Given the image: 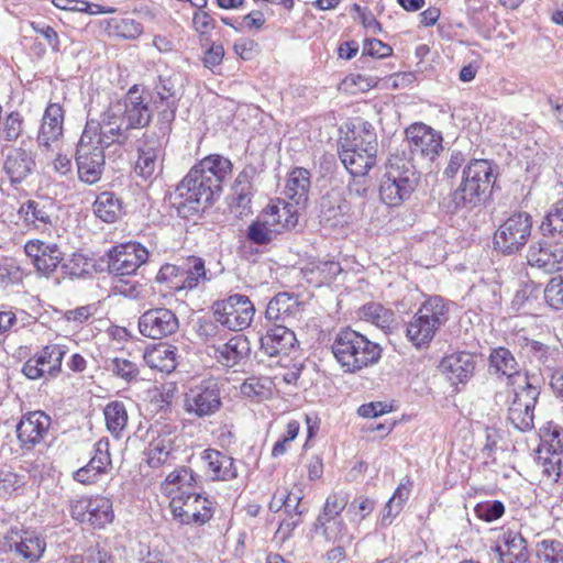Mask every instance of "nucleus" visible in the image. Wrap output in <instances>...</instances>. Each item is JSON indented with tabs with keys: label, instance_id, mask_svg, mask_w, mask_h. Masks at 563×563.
I'll return each mask as SVG.
<instances>
[{
	"label": "nucleus",
	"instance_id": "nucleus-1",
	"mask_svg": "<svg viewBox=\"0 0 563 563\" xmlns=\"http://www.w3.org/2000/svg\"><path fill=\"white\" fill-rule=\"evenodd\" d=\"M377 148V135L373 125L358 121L341 141L339 157L351 175L365 176L376 164Z\"/></svg>",
	"mask_w": 563,
	"mask_h": 563
},
{
	"label": "nucleus",
	"instance_id": "nucleus-2",
	"mask_svg": "<svg viewBox=\"0 0 563 563\" xmlns=\"http://www.w3.org/2000/svg\"><path fill=\"white\" fill-rule=\"evenodd\" d=\"M332 353L345 372L355 373L377 363L382 347L365 335L347 328L336 334Z\"/></svg>",
	"mask_w": 563,
	"mask_h": 563
},
{
	"label": "nucleus",
	"instance_id": "nucleus-3",
	"mask_svg": "<svg viewBox=\"0 0 563 563\" xmlns=\"http://www.w3.org/2000/svg\"><path fill=\"white\" fill-rule=\"evenodd\" d=\"M418 174L412 162L399 154H391L379 187L384 203L396 207L407 200L418 184Z\"/></svg>",
	"mask_w": 563,
	"mask_h": 563
},
{
	"label": "nucleus",
	"instance_id": "nucleus-4",
	"mask_svg": "<svg viewBox=\"0 0 563 563\" xmlns=\"http://www.w3.org/2000/svg\"><path fill=\"white\" fill-rule=\"evenodd\" d=\"M494 183L490 163L474 159L463 169L462 181L452 194L455 210H472L485 201Z\"/></svg>",
	"mask_w": 563,
	"mask_h": 563
},
{
	"label": "nucleus",
	"instance_id": "nucleus-5",
	"mask_svg": "<svg viewBox=\"0 0 563 563\" xmlns=\"http://www.w3.org/2000/svg\"><path fill=\"white\" fill-rule=\"evenodd\" d=\"M220 191L197 169H190L175 190V205L183 218L198 214L207 208L216 192Z\"/></svg>",
	"mask_w": 563,
	"mask_h": 563
},
{
	"label": "nucleus",
	"instance_id": "nucleus-6",
	"mask_svg": "<svg viewBox=\"0 0 563 563\" xmlns=\"http://www.w3.org/2000/svg\"><path fill=\"white\" fill-rule=\"evenodd\" d=\"M448 319L449 311L444 300L441 297H431L421 305L408 323L407 338L416 347L424 346Z\"/></svg>",
	"mask_w": 563,
	"mask_h": 563
},
{
	"label": "nucleus",
	"instance_id": "nucleus-7",
	"mask_svg": "<svg viewBox=\"0 0 563 563\" xmlns=\"http://www.w3.org/2000/svg\"><path fill=\"white\" fill-rule=\"evenodd\" d=\"M224 380L207 377L188 387L184 395L185 411L196 418L211 417L222 407Z\"/></svg>",
	"mask_w": 563,
	"mask_h": 563
},
{
	"label": "nucleus",
	"instance_id": "nucleus-8",
	"mask_svg": "<svg viewBox=\"0 0 563 563\" xmlns=\"http://www.w3.org/2000/svg\"><path fill=\"white\" fill-rule=\"evenodd\" d=\"M129 130L123 119L113 115L112 107L109 106L100 121H87L80 137L104 150L113 144H124L129 137Z\"/></svg>",
	"mask_w": 563,
	"mask_h": 563
},
{
	"label": "nucleus",
	"instance_id": "nucleus-9",
	"mask_svg": "<svg viewBox=\"0 0 563 563\" xmlns=\"http://www.w3.org/2000/svg\"><path fill=\"white\" fill-rule=\"evenodd\" d=\"M532 219L527 212H516L508 217L494 234V247L503 254L520 251L531 234Z\"/></svg>",
	"mask_w": 563,
	"mask_h": 563
},
{
	"label": "nucleus",
	"instance_id": "nucleus-10",
	"mask_svg": "<svg viewBox=\"0 0 563 563\" xmlns=\"http://www.w3.org/2000/svg\"><path fill=\"white\" fill-rule=\"evenodd\" d=\"M216 321L231 331H242L249 328L255 314L251 299L241 294L230 295L213 305Z\"/></svg>",
	"mask_w": 563,
	"mask_h": 563
},
{
	"label": "nucleus",
	"instance_id": "nucleus-11",
	"mask_svg": "<svg viewBox=\"0 0 563 563\" xmlns=\"http://www.w3.org/2000/svg\"><path fill=\"white\" fill-rule=\"evenodd\" d=\"M169 507L174 518L183 525L202 526L212 518L214 511L211 500L194 492L174 497Z\"/></svg>",
	"mask_w": 563,
	"mask_h": 563
},
{
	"label": "nucleus",
	"instance_id": "nucleus-12",
	"mask_svg": "<svg viewBox=\"0 0 563 563\" xmlns=\"http://www.w3.org/2000/svg\"><path fill=\"white\" fill-rule=\"evenodd\" d=\"M523 387L514 390V398L508 407V420L519 431L526 432L534 427V407L540 390L523 378Z\"/></svg>",
	"mask_w": 563,
	"mask_h": 563
},
{
	"label": "nucleus",
	"instance_id": "nucleus-13",
	"mask_svg": "<svg viewBox=\"0 0 563 563\" xmlns=\"http://www.w3.org/2000/svg\"><path fill=\"white\" fill-rule=\"evenodd\" d=\"M108 271L117 277L135 274L148 260L147 250L137 242H128L113 246L107 254Z\"/></svg>",
	"mask_w": 563,
	"mask_h": 563
},
{
	"label": "nucleus",
	"instance_id": "nucleus-14",
	"mask_svg": "<svg viewBox=\"0 0 563 563\" xmlns=\"http://www.w3.org/2000/svg\"><path fill=\"white\" fill-rule=\"evenodd\" d=\"M110 106L112 107L113 115L123 119L130 130L144 128L152 120V110L148 102L142 97L136 85L129 89L124 99L118 100Z\"/></svg>",
	"mask_w": 563,
	"mask_h": 563
},
{
	"label": "nucleus",
	"instance_id": "nucleus-15",
	"mask_svg": "<svg viewBox=\"0 0 563 563\" xmlns=\"http://www.w3.org/2000/svg\"><path fill=\"white\" fill-rule=\"evenodd\" d=\"M65 354L66 349L63 345H46L24 363L22 372L30 379L55 378L62 372Z\"/></svg>",
	"mask_w": 563,
	"mask_h": 563
},
{
	"label": "nucleus",
	"instance_id": "nucleus-16",
	"mask_svg": "<svg viewBox=\"0 0 563 563\" xmlns=\"http://www.w3.org/2000/svg\"><path fill=\"white\" fill-rule=\"evenodd\" d=\"M406 142L413 157L432 162L442 150V136L424 123H413L406 129Z\"/></svg>",
	"mask_w": 563,
	"mask_h": 563
},
{
	"label": "nucleus",
	"instance_id": "nucleus-17",
	"mask_svg": "<svg viewBox=\"0 0 563 563\" xmlns=\"http://www.w3.org/2000/svg\"><path fill=\"white\" fill-rule=\"evenodd\" d=\"M162 277L174 276L177 290H191L212 277L206 269L205 261L197 256L188 257L181 265H166L159 271Z\"/></svg>",
	"mask_w": 563,
	"mask_h": 563
},
{
	"label": "nucleus",
	"instance_id": "nucleus-18",
	"mask_svg": "<svg viewBox=\"0 0 563 563\" xmlns=\"http://www.w3.org/2000/svg\"><path fill=\"white\" fill-rule=\"evenodd\" d=\"M76 164L81 181L88 185L98 183L104 169L103 150L80 137L76 150Z\"/></svg>",
	"mask_w": 563,
	"mask_h": 563
},
{
	"label": "nucleus",
	"instance_id": "nucleus-19",
	"mask_svg": "<svg viewBox=\"0 0 563 563\" xmlns=\"http://www.w3.org/2000/svg\"><path fill=\"white\" fill-rule=\"evenodd\" d=\"M179 328L175 312L167 308H152L139 318V330L143 336L158 340L174 334Z\"/></svg>",
	"mask_w": 563,
	"mask_h": 563
},
{
	"label": "nucleus",
	"instance_id": "nucleus-20",
	"mask_svg": "<svg viewBox=\"0 0 563 563\" xmlns=\"http://www.w3.org/2000/svg\"><path fill=\"white\" fill-rule=\"evenodd\" d=\"M527 262L545 274L563 269V245H550L545 242H533L527 251Z\"/></svg>",
	"mask_w": 563,
	"mask_h": 563
},
{
	"label": "nucleus",
	"instance_id": "nucleus-21",
	"mask_svg": "<svg viewBox=\"0 0 563 563\" xmlns=\"http://www.w3.org/2000/svg\"><path fill=\"white\" fill-rule=\"evenodd\" d=\"M7 542L11 550L30 563L38 561L46 549L45 540L31 530L11 529Z\"/></svg>",
	"mask_w": 563,
	"mask_h": 563
},
{
	"label": "nucleus",
	"instance_id": "nucleus-22",
	"mask_svg": "<svg viewBox=\"0 0 563 563\" xmlns=\"http://www.w3.org/2000/svg\"><path fill=\"white\" fill-rule=\"evenodd\" d=\"M54 206L48 199H30L18 209L19 220L27 229L47 230L53 225Z\"/></svg>",
	"mask_w": 563,
	"mask_h": 563
},
{
	"label": "nucleus",
	"instance_id": "nucleus-23",
	"mask_svg": "<svg viewBox=\"0 0 563 563\" xmlns=\"http://www.w3.org/2000/svg\"><path fill=\"white\" fill-rule=\"evenodd\" d=\"M24 251L43 275L53 273L63 261V253L55 243L30 240L25 243Z\"/></svg>",
	"mask_w": 563,
	"mask_h": 563
},
{
	"label": "nucleus",
	"instance_id": "nucleus-24",
	"mask_svg": "<svg viewBox=\"0 0 563 563\" xmlns=\"http://www.w3.org/2000/svg\"><path fill=\"white\" fill-rule=\"evenodd\" d=\"M51 418L42 411H33L23 416L16 426V437L22 448L32 449L47 433Z\"/></svg>",
	"mask_w": 563,
	"mask_h": 563
},
{
	"label": "nucleus",
	"instance_id": "nucleus-25",
	"mask_svg": "<svg viewBox=\"0 0 563 563\" xmlns=\"http://www.w3.org/2000/svg\"><path fill=\"white\" fill-rule=\"evenodd\" d=\"M163 157V142L154 133L144 134L139 147L135 172L147 179L154 175Z\"/></svg>",
	"mask_w": 563,
	"mask_h": 563
},
{
	"label": "nucleus",
	"instance_id": "nucleus-26",
	"mask_svg": "<svg viewBox=\"0 0 563 563\" xmlns=\"http://www.w3.org/2000/svg\"><path fill=\"white\" fill-rule=\"evenodd\" d=\"M3 168L11 183H22L35 168L33 153L23 147H12L7 154Z\"/></svg>",
	"mask_w": 563,
	"mask_h": 563
},
{
	"label": "nucleus",
	"instance_id": "nucleus-27",
	"mask_svg": "<svg viewBox=\"0 0 563 563\" xmlns=\"http://www.w3.org/2000/svg\"><path fill=\"white\" fill-rule=\"evenodd\" d=\"M296 342V335L287 324H275L260 339L261 350L268 356L286 354Z\"/></svg>",
	"mask_w": 563,
	"mask_h": 563
},
{
	"label": "nucleus",
	"instance_id": "nucleus-28",
	"mask_svg": "<svg viewBox=\"0 0 563 563\" xmlns=\"http://www.w3.org/2000/svg\"><path fill=\"white\" fill-rule=\"evenodd\" d=\"M300 312V303L289 292H278L267 303L265 317L279 324H289Z\"/></svg>",
	"mask_w": 563,
	"mask_h": 563
},
{
	"label": "nucleus",
	"instance_id": "nucleus-29",
	"mask_svg": "<svg viewBox=\"0 0 563 563\" xmlns=\"http://www.w3.org/2000/svg\"><path fill=\"white\" fill-rule=\"evenodd\" d=\"M64 110L58 103H49L44 112L37 135L40 146L49 147L63 135Z\"/></svg>",
	"mask_w": 563,
	"mask_h": 563
},
{
	"label": "nucleus",
	"instance_id": "nucleus-30",
	"mask_svg": "<svg viewBox=\"0 0 563 563\" xmlns=\"http://www.w3.org/2000/svg\"><path fill=\"white\" fill-rule=\"evenodd\" d=\"M522 350L529 363L541 372H551L556 366L560 352L555 346L527 340Z\"/></svg>",
	"mask_w": 563,
	"mask_h": 563
},
{
	"label": "nucleus",
	"instance_id": "nucleus-31",
	"mask_svg": "<svg viewBox=\"0 0 563 563\" xmlns=\"http://www.w3.org/2000/svg\"><path fill=\"white\" fill-rule=\"evenodd\" d=\"M440 367L452 384H459L472 377L475 364L471 354L461 352L444 357Z\"/></svg>",
	"mask_w": 563,
	"mask_h": 563
},
{
	"label": "nucleus",
	"instance_id": "nucleus-32",
	"mask_svg": "<svg viewBox=\"0 0 563 563\" xmlns=\"http://www.w3.org/2000/svg\"><path fill=\"white\" fill-rule=\"evenodd\" d=\"M489 371L498 376H505L508 382L527 379L520 374V366L514 354L506 347H497L492 351Z\"/></svg>",
	"mask_w": 563,
	"mask_h": 563
},
{
	"label": "nucleus",
	"instance_id": "nucleus-33",
	"mask_svg": "<svg viewBox=\"0 0 563 563\" xmlns=\"http://www.w3.org/2000/svg\"><path fill=\"white\" fill-rule=\"evenodd\" d=\"M177 352L176 346L159 343L146 349L143 358L151 368L170 374L177 366Z\"/></svg>",
	"mask_w": 563,
	"mask_h": 563
},
{
	"label": "nucleus",
	"instance_id": "nucleus-34",
	"mask_svg": "<svg viewBox=\"0 0 563 563\" xmlns=\"http://www.w3.org/2000/svg\"><path fill=\"white\" fill-rule=\"evenodd\" d=\"M207 472L213 481H230L236 477L234 460L217 450H206L202 456Z\"/></svg>",
	"mask_w": 563,
	"mask_h": 563
},
{
	"label": "nucleus",
	"instance_id": "nucleus-35",
	"mask_svg": "<svg viewBox=\"0 0 563 563\" xmlns=\"http://www.w3.org/2000/svg\"><path fill=\"white\" fill-rule=\"evenodd\" d=\"M192 169H197L213 186L221 190L222 181L232 172V163L221 155L213 154L201 159Z\"/></svg>",
	"mask_w": 563,
	"mask_h": 563
},
{
	"label": "nucleus",
	"instance_id": "nucleus-36",
	"mask_svg": "<svg viewBox=\"0 0 563 563\" xmlns=\"http://www.w3.org/2000/svg\"><path fill=\"white\" fill-rule=\"evenodd\" d=\"M110 454L108 452V442L98 441L95 445V455L91 457L89 463L79 468L75 473V479L79 483H93L98 475L106 471V467L110 464Z\"/></svg>",
	"mask_w": 563,
	"mask_h": 563
},
{
	"label": "nucleus",
	"instance_id": "nucleus-37",
	"mask_svg": "<svg viewBox=\"0 0 563 563\" xmlns=\"http://www.w3.org/2000/svg\"><path fill=\"white\" fill-rule=\"evenodd\" d=\"M263 218L268 221L274 220V229H276L279 234L295 228L298 222L295 206L283 200L268 205L263 212Z\"/></svg>",
	"mask_w": 563,
	"mask_h": 563
},
{
	"label": "nucleus",
	"instance_id": "nucleus-38",
	"mask_svg": "<svg viewBox=\"0 0 563 563\" xmlns=\"http://www.w3.org/2000/svg\"><path fill=\"white\" fill-rule=\"evenodd\" d=\"M503 541L506 547L505 551L500 545H496L493 549L500 561H504L505 556L509 559V563H527L529 561L530 553L527 548V542L519 532H505Z\"/></svg>",
	"mask_w": 563,
	"mask_h": 563
},
{
	"label": "nucleus",
	"instance_id": "nucleus-39",
	"mask_svg": "<svg viewBox=\"0 0 563 563\" xmlns=\"http://www.w3.org/2000/svg\"><path fill=\"white\" fill-rule=\"evenodd\" d=\"M195 482L192 471L183 466L167 475L163 483V490L173 500L174 497H183L191 493Z\"/></svg>",
	"mask_w": 563,
	"mask_h": 563
},
{
	"label": "nucleus",
	"instance_id": "nucleus-40",
	"mask_svg": "<svg viewBox=\"0 0 563 563\" xmlns=\"http://www.w3.org/2000/svg\"><path fill=\"white\" fill-rule=\"evenodd\" d=\"M249 351L247 341L242 335L231 338L228 342L214 346V357L223 366L239 364Z\"/></svg>",
	"mask_w": 563,
	"mask_h": 563
},
{
	"label": "nucleus",
	"instance_id": "nucleus-41",
	"mask_svg": "<svg viewBox=\"0 0 563 563\" xmlns=\"http://www.w3.org/2000/svg\"><path fill=\"white\" fill-rule=\"evenodd\" d=\"M173 452L174 440L168 434H158L148 443L146 462L151 467H161L174 459Z\"/></svg>",
	"mask_w": 563,
	"mask_h": 563
},
{
	"label": "nucleus",
	"instance_id": "nucleus-42",
	"mask_svg": "<svg viewBox=\"0 0 563 563\" xmlns=\"http://www.w3.org/2000/svg\"><path fill=\"white\" fill-rule=\"evenodd\" d=\"M310 188V174L305 168H295L286 184V196L296 205L306 202Z\"/></svg>",
	"mask_w": 563,
	"mask_h": 563
},
{
	"label": "nucleus",
	"instance_id": "nucleus-43",
	"mask_svg": "<svg viewBox=\"0 0 563 563\" xmlns=\"http://www.w3.org/2000/svg\"><path fill=\"white\" fill-rule=\"evenodd\" d=\"M93 212L103 222L113 223L121 216V200L113 192L103 191L95 200Z\"/></svg>",
	"mask_w": 563,
	"mask_h": 563
},
{
	"label": "nucleus",
	"instance_id": "nucleus-44",
	"mask_svg": "<svg viewBox=\"0 0 563 563\" xmlns=\"http://www.w3.org/2000/svg\"><path fill=\"white\" fill-rule=\"evenodd\" d=\"M316 529L321 530L327 541L339 544H351L354 540L353 533H350L344 520L339 517L316 521Z\"/></svg>",
	"mask_w": 563,
	"mask_h": 563
},
{
	"label": "nucleus",
	"instance_id": "nucleus-45",
	"mask_svg": "<svg viewBox=\"0 0 563 563\" xmlns=\"http://www.w3.org/2000/svg\"><path fill=\"white\" fill-rule=\"evenodd\" d=\"M114 518L112 501L103 496L90 497L87 522L95 528H104Z\"/></svg>",
	"mask_w": 563,
	"mask_h": 563
},
{
	"label": "nucleus",
	"instance_id": "nucleus-46",
	"mask_svg": "<svg viewBox=\"0 0 563 563\" xmlns=\"http://www.w3.org/2000/svg\"><path fill=\"white\" fill-rule=\"evenodd\" d=\"M106 426L109 432L119 438L128 426V411L122 401H111L103 409Z\"/></svg>",
	"mask_w": 563,
	"mask_h": 563
},
{
	"label": "nucleus",
	"instance_id": "nucleus-47",
	"mask_svg": "<svg viewBox=\"0 0 563 563\" xmlns=\"http://www.w3.org/2000/svg\"><path fill=\"white\" fill-rule=\"evenodd\" d=\"M350 208L347 203L340 197L328 195L321 201V214L324 221L330 222L331 225H338L345 222L344 217L347 214Z\"/></svg>",
	"mask_w": 563,
	"mask_h": 563
},
{
	"label": "nucleus",
	"instance_id": "nucleus-48",
	"mask_svg": "<svg viewBox=\"0 0 563 563\" xmlns=\"http://www.w3.org/2000/svg\"><path fill=\"white\" fill-rule=\"evenodd\" d=\"M537 463L548 481L558 482L560 478H563L562 455L547 452L544 449H538Z\"/></svg>",
	"mask_w": 563,
	"mask_h": 563
},
{
	"label": "nucleus",
	"instance_id": "nucleus-49",
	"mask_svg": "<svg viewBox=\"0 0 563 563\" xmlns=\"http://www.w3.org/2000/svg\"><path fill=\"white\" fill-rule=\"evenodd\" d=\"M155 90L161 101L165 102L168 108L161 112L162 118L166 121L174 120L176 111L175 82L169 77L159 76Z\"/></svg>",
	"mask_w": 563,
	"mask_h": 563
},
{
	"label": "nucleus",
	"instance_id": "nucleus-50",
	"mask_svg": "<svg viewBox=\"0 0 563 563\" xmlns=\"http://www.w3.org/2000/svg\"><path fill=\"white\" fill-rule=\"evenodd\" d=\"M536 555L540 563H563V540H541L537 543Z\"/></svg>",
	"mask_w": 563,
	"mask_h": 563
},
{
	"label": "nucleus",
	"instance_id": "nucleus-51",
	"mask_svg": "<svg viewBox=\"0 0 563 563\" xmlns=\"http://www.w3.org/2000/svg\"><path fill=\"white\" fill-rule=\"evenodd\" d=\"M361 317L383 330L388 329L394 321L393 311L375 302L363 306Z\"/></svg>",
	"mask_w": 563,
	"mask_h": 563
},
{
	"label": "nucleus",
	"instance_id": "nucleus-52",
	"mask_svg": "<svg viewBox=\"0 0 563 563\" xmlns=\"http://www.w3.org/2000/svg\"><path fill=\"white\" fill-rule=\"evenodd\" d=\"M274 220L268 221L267 219H264L262 217L260 220L249 225V240L255 244L269 243L275 235L279 234V232L276 229H274Z\"/></svg>",
	"mask_w": 563,
	"mask_h": 563
},
{
	"label": "nucleus",
	"instance_id": "nucleus-53",
	"mask_svg": "<svg viewBox=\"0 0 563 563\" xmlns=\"http://www.w3.org/2000/svg\"><path fill=\"white\" fill-rule=\"evenodd\" d=\"M541 440L539 449H544L553 454H563V428L560 426L550 422L542 430Z\"/></svg>",
	"mask_w": 563,
	"mask_h": 563
},
{
	"label": "nucleus",
	"instance_id": "nucleus-54",
	"mask_svg": "<svg viewBox=\"0 0 563 563\" xmlns=\"http://www.w3.org/2000/svg\"><path fill=\"white\" fill-rule=\"evenodd\" d=\"M349 504L347 495L343 492L330 494L324 503L322 512L318 516L317 521L334 519L341 517V512Z\"/></svg>",
	"mask_w": 563,
	"mask_h": 563
},
{
	"label": "nucleus",
	"instance_id": "nucleus-55",
	"mask_svg": "<svg viewBox=\"0 0 563 563\" xmlns=\"http://www.w3.org/2000/svg\"><path fill=\"white\" fill-rule=\"evenodd\" d=\"M540 228L544 235H563V198L552 206Z\"/></svg>",
	"mask_w": 563,
	"mask_h": 563
},
{
	"label": "nucleus",
	"instance_id": "nucleus-56",
	"mask_svg": "<svg viewBox=\"0 0 563 563\" xmlns=\"http://www.w3.org/2000/svg\"><path fill=\"white\" fill-rule=\"evenodd\" d=\"M272 382L264 377H250L240 387V391L244 397L254 399V398H265L271 393Z\"/></svg>",
	"mask_w": 563,
	"mask_h": 563
},
{
	"label": "nucleus",
	"instance_id": "nucleus-57",
	"mask_svg": "<svg viewBox=\"0 0 563 563\" xmlns=\"http://www.w3.org/2000/svg\"><path fill=\"white\" fill-rule=\"evenodd\" d=\"M111 22L115 35L120 37L134 40L143 33L142 24L133 19H113Z\"/></svg>",
	"mask_w": 563,
	"mask_h": 563
},
{
	"label": "nucleus",
	"instance_id": "nucleus-58",
	"mask_svg": "<svg viewBox=\"0 0 563 563\" xmlns=\"http://www.w3.org/2000/svg\"><path fill=\"white\" fill-rule=\"evenodd\" d=\"M544 298L552 308H563V276L551 278L544 289Z\"/></svg>",
	"mask_w": 563,
	"mask_h": 563
},
{
	"label": "nucleus",
	"instance_id": "nucleus-59",
	"mask_svg": "<svg viewBox=\"0 0 563 563\" xmlns=\"http://www.w3.org/2000/svg\"><path fill=\"white\" fill-rule=\"evenodd\" d=\"M505 512V506L499 500L479 503L475 507L476 516L487 522L499 519Z\"/></svg>",
	"mask_w": 563,
	"mask_h": 563
},
{
	"label": "nucleus",
	"instance_id": "nucleus-60",
	"mask_svg": "<svg viewBox=\"0 0 563 563\" xmlns=\"http://www.w3.org/2000/svg\"><path fill=\"white\" fill-rule=\"evenodd\" d=\"M109 369L126 382L134 379L139 375L137 365L126 358L121 357H114L111 360Z\"/></svg>",
	"mask_w": 563,
	"mask_h": 563
},
{
	"label": "nucleus",
	"instance_id": "nucleus-61",
	"mask_svg": "<svg viewBox=\"0 0 563 563\" xmlns=\"http://www.w3.org/2000/svg\"><path fill=\"white\" fill-rule=\"evenodd\" d=\"M374 508L375 503L372 499L361 496L350 503L347 514L351 515V520L358 519V521H362Z\"/></svg>",
	"mask_w": 563,
	"mask_h": 563
},
{
	"label": "nucleus",
	"instance_id": "nucleus-62",
	"mask_svg": "<svg viewBox=\"0 0 563 563\" xmlns=\"http://www.w3.org/2000/svg\"><path fill=\"white\" fill-rule=\"evenodd\" d=\"M3 134L7 141H15L22 132V117L18 112L10 113L3 123Z\"/></svg>",
	"mask_w": 563,
	"mask_h": 563
},
{
	"label": "nucleus",
	"instance_id": "nucleus-63",
	"mask_svg": "<svg viewBox=\"0 0 563 563\" xmlns=\"http://www.w3.org/2000/svg\"><path fill=\"white\" fill-rule=\"evenodd\" d=\"M114 290L117 294L129 298V299H139L142 297L143 285L140 283L130 280H124L122 277L115 283Z\"/></svg>",
	"mask_w": 563,
	"mask_h": 563
},
{
	"label": "nucleus",
	"instance_id": "nucleus-64",
	"mask_svg": "<svg viewBox=\"0 0 563 563\" xmlns=\"http://www.w3.org/2000/svg\"><path fill=\"white\" fill-rule=\"evenodd\" d=\"M391 47L379 40H365L363 44V54L372 57L384 58L391 55Z\"/></svg>",
	"mask_w": 563,
	"mask_h": 563
}]
</instances>
